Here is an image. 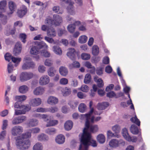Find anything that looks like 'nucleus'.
<instances>
[{
  "mask_svg": "<svg viewBox=\"0 0 150 150\" xmlns=\"http://www.w3.org/2000/svg\"><path fill=\"white\" fill-rule=\"evenodd\" d=\"M93 112V108H91L88 113L81 115V118H84L86 120L85 123L86 127L83 129V133L80 134L79 135L80 139V141H94L92 139L90 133L86 131L88 129H89L91 132H97L98 130V128L97 125H90V117Z\"/></svg>",
  "mask_w": 150,
  "mask_h": 150,
  "instance_id": "f257e3e1",
  "label": "nucleus"
},
{
  "mask_svg": "<svg viewBox=\"0 0 150 150\" xmlns=\"http://www.w3.org/2000/svg\"><path fill=\"white\" fill-rule=\"evenodd\" d=\"M45 22L46 24L58 26L62 23V18L58 15L54 14L53 15L52 19L50 16H48L45 19Z\"/></svg>",
  "mask_w": 150,
  "mask_h": 150,
  "instance_id": "f03ea898",
  "label": "nucleus"
},
{
  "mask_svg": "<svg viewBox=\"0 0 150 150\" xmlns=\"http://www.w3.org/2000/svg\"><path fill=\"white\" fill-rule=\"evenodd\" d=\"M62 1L65 2L67 5L66 7L68 14L71 15H74L76 14V11L74 6V2L72 0H61Z\"/></svg>",
  "mask_w": 150,
  "mask_h": 150,
  "instance_id": "7ed1b4c3",
  "label": "nucleus"
},
{
  "mask_svg": "<svg viewBox=\"0 0 150 150\" xmlns=\"http://www.w3.org/2000/svg\"><path fill=\"white\" fill-rule=\"evenodd\" d=\"M23 61V64L22 66V68L23 70H28L35 67V64L31 61V59L30 57H25Z\"/></svg>",
  "mask_w": 150,
  "mask_h": 150,
  "instance_id": "20e7f679",
  "label": "nucleus"
},
{
  "mask_svg": "<svg viewBox=\"0 0 150 150\" xmlns=\"http://www.w3.org/2000/svg\"><path fill=\"white\" fill-rule=\"evenodd\" d=\"M89 145L93 147L96 146V141H80L79 150H88Z\"/></svg>",
  "mask_w": 150,
  "mask_h": 150,
  "instance_id": "39448f33",
  "label": "nucleus"
},
{
  "mask_svg": "<svg viewBox=\"0 0 150 150\" xmlns=\"http://www.w3.org/2000/svg\"><path fill=\"white\" fill-rule=\"evenodd\" d=\"M34 74L31 72H23L21 73L19 76L20 80L21 82H24L33 78Z\"/></svg>",
  "mask_w": 150,
  "mask_h": 150,
  "instance_id": "423d86ee",
  "label": "nucleus"
},
{
  "mask_svg": "<svg viewBox=\"0 0 150 150\" xmlns=\"http://www.w3.org/2000/svg\"><path fill=\"white\" fill-rule=\"evenodd\" d=\"M23 131V127L19 125H16L13 127L11 131V134L13 136H17L21 134Z\"/></svg>",
  "mask_w": 150,
  "mask_h": 150,
  "instance_id": "0eeeda50",
  "label": "nucleus"
},
{
  "mask_svg": "<svg viewBox=\"0 0 150 150\" xmlns=\"http://www.w3.org/2000/svg\"><path fill=\"white\" fill-rule=\"evenodd\" d=\"M28 8L24 4L22 5L17 10V14L20 18L23 17L27 13Z\"/></svg>",
  "mask_w": 150,
  "mask_h": 150,
  "instance_id": "6e6552de",
  "label": "nucleus"
},
{
  "mask_svg": "<svg viewBox=\"0 0 150 150\" xmlns=\"http://www.w3.org/2000/svg\"><path fill=\"white\" fill-rule=\"evenodd\" d=\"M17 148L21 149H28L30 145V141H17L16 143Z\"/></svg>",
  "mask_w": 150,
  "mask_h": 150,
  "instance_id": "1a4fd4ad",
  "label": "nucleus"
},
{
  "mask_svg": "<svg viewBox=\"0 0 150 150\" xmlns=\"http://www.w3.org/2000/svg\"><path fill=\"white\" fill-rule=\"evenodd\" d=\"M21 108H19L20 110L15 109L14 115H18L25 114L31 108L29 106H23Z\"/></svg>",
  "mask_w": 150,
  "mask_h": 150,
  "instance_id": "9d476101",
  "label": "nucleus"
},
{
  "mask_svg": "<svg viewBox=\"0 0 150 150\" xmlns=\"http://www.w3.org/2000/svg\"><path fill=\"white\" fill-rule=\"evenodd\" d=\"M8 6L10 10L8 14H13L16 9L17 7L16 4L12 1H10L8 2Z\"/></svg>",
  "mask_w": 150,
  "mask_h": 150,
  "instance_id": "9b49d317",
  "label": "nucleus"
},
{
  "mask_svg": "<svg viewBox=\"0 0 150 150\" xmlns=\"http://www.w3.org/2000/svg\"><path fill=\"white\" fill-rule=\"evenodd\" d=\"M35 5L38 6H42L41 9L42 10H44L45 9L47 6V3H43L42 2L38 0H35L32 3L31 7H35Z\"/></svg>",
  "mask_w": 150,
  "mask_h": 150,
  "instance_id": "f8f14e48",
  "label": "nucleus"
},
{
  "mask_svg": "<svg viewBox=\"0 0 150 150\" xmlns=\"http://www.w3.org/2000/svg\"><path fill=\"white\" fill-rule=\"evenodd\" d=\"M50 81V79L49 77L47 75H44L40 78L39 83L40 85L43 86L47 84Z\"/></svg>",
  "mask_w": 150,
  "mask_h": 150,
  "instance_id": "ddd939ff",
  "label": "nucleus"
},
{
  "mask_svg": "<svg viewBox=\"0 0 150 150\" xmlns=\"http://www.w3.org/2000/svg\"><path fill=\"white\" fill-rule=\"evenodd\" d=\"M22 45L20 42H18L16 44L14 49L13 54L15 56L19 54L21 52Z\"/></svg>",
  "mask_w": 150,
  "mask_h": 150,
  "instance_id": "4468645a",
  "label": "nucleus"
},
{
  "mask_svg": "<svg viewBox=\"0 0 150 150\" xmlns=\"http://www.w3.org/2000/svg\"><path fill=\"white\" fill-rule=\"evenodd\" d=\"M68 52L67 53V56L72 60L75 59L76 51L73 48H69L68 49Z\"/></svg>",
  "mask_w": 150,
  "mask_h": 150,
  "instance_id": "2eb2a0df",
  "label": "nucleus"
},
{
  "mask_svg": "<svg viewBox=\"0 0 150 150\" xmlns=\"http://www.w3.org/2000/svg\"><path fill=\"white\" fill-rule=\"evenodd\" d=\"M58 102V99L53 96H50L48 98L47 103L51 105H55Z\"/></svg>",
  "mask_w": 150,
  "mask_h": 150,
  "instance_id": "dca6fc26",
  "label": "nucleus"
},
{
  "mask_svg": "<svg viewBox=\"0 0 150 150\" xmlns=\"http://www.w3.org/2000/svg\"><path fill=\"white\" fill-rule=\"evenodd\" d=\"M7 2L6 0L0 1V11L2 13L6 11L7 9Z\"/></svg>",
  "mask_w": 150,
  "mask_h": 150,
  "instance_id": "f3484780",
  "label": "nucleus"
},
{
  "mask_svg": "<svg viewBox=\"0 0 150 150\" xmlns=\"http://www.w3.org/2000/svg\"><path fill=\"white\" fill-rule=\"evenodd\" d=\"M31 137L30 132H26L23 133L17 137L18 140H25L30 138Z\"/></svg>",
  "mask_w": 150,
  "mask_h": 150,
  "instance_id": "a211bd4d",
  "label": "nucleus"
},
{
  "mask_svg": "<svg viewBox=\"0 0 150 150\" xmlns=\"http://www.w3.org/2000/svg\"><path fill=\"white\" fill-rule=\"evenodd\" d=\"M41 103V99L39 98H36L33 99L30 101L31 105L33 106H38L40 105Z\"/></svg>",
  "mask_w": 150,
  "mask_h": 150,
  "instance_id": "6ab92c4d",
  "label": "nucleus"
},
{
  "mask_svg": "<svg viewBox=\"0 0 150 150\" xmlns=\"http://www.w3.org/2000/svg\"><path fill=\"white\" fill-rule=\"evenodd\" d=\"M45 91V88L41 86L37 87L33 91L34 94L36 96L42 95Z\"/></svg>",
  "mask_w": 150,
  "mask_h": 150,
  "instance_id": "aec40b11",
  "label": "nucleus"
},
{
  "mask_svg": "<svg viewBox=\"0 0 150 150\" xmlns=\"http://www.w3.org/2000/svg\"><path fill=\"white\" fill-rule=\"evenodd\" d=\"M121 136L117 134H114L110 130H108L107 132V140H109L112 137H116L119 138Z\"/></svg>",
  "mask_w": 150,
  "mask_h": 150,
  "instance_id": "412c9836",
  "label": "nucleus"
},
{
  "mask_svg": "<svg viewBox=\"0 0 150 150\" xmlns=\"http://www.w3.org/2000/svg\"><path fill=\"white\" fill-rule=\"evenodd\" d=\"M122 133L123 136L127 141H132V137L129 135L126 128L122 129Z\"/></svg>",
  "mask_w": 150,
  "mask_h": 150,
  "instance_id": "4be33fe9",
  "label": "nucleus"
},
{
  "mask_svg": "<svg viewBox=\"0 0 150 150\" xmlns=\"http://www.w3.org/2000/svg\"><path fill=\"white\" fill-rule=\"evenodd\" d=\"M39 50L35 46H32L30 47V53L32 55H37L38 54Z\"/></svg>",
  "mask_w": 150,
  "mask_h": 150,
  "instance_id": "5701e85b",
  "label": "nucleus"
},
{
  "mask_svg": "<svg viewBox=\"0 0 150 150\" xmlns=\"http://www.w3.org/2000/svg\"><path fill=\"white\" fill-rule=\"evenodd\" d=\"M54 52L56 54L61 55L62 54V51L61 49L58 46L54 45L52 47Z\"/></svg>",
  "mask_w": 150,
  "mask_h": 150,
  "instance_id": "b1692460",
  "label": "nucleus"
},
{
  "mask_svg": "<svg viewBox=\"0 0 150 150\" xmlns=\"http://www.w3.org/2000/svg\"><path fill=\"white\" fill-rule=\"evenodd\" d=\"M59 71L60 74L64 76H66L68 74V70L67 68L63 66L60 67Z\"/></svg>",
  "mask_w": 150,
  "mask_h": 150,
  "instance_id": "393cba45",
  "label": "nucleus"
},
{
  "mask_svg": "<svg viewBox=\"0 0 150 150\" xmlns=\"http://www.w3.org/2000/svg\"><path fill=\"white\" fill-rule=\"evenodd\" d=\"M29 90V88L26 85H23L19 87L18 91L19 92L22 94L26 93Z\"/></svg>",
  "mask_w": 150,
  "mask_h": 150,
  "instance_id": "a878e982",
  "label": "nucleus"
},
{
  "mask_svg": "<svg viewBox=\"0 0 150 150\" xmlns=\"http://www.w3.org/2000/svg\"><path fill=\"white\" fill-rule=\"evenodd\" d=\"M38 124V121L37 119H32L29 120L28 125L29 127H33L37 125Z\"/></svg>",
  "mask_w": 150,
  "mask_h": 150,
  "instance_id": "bb28decb",
  "label": "nucleus"
},
{
  "mask_svg": "<svg viewBox=\"0 0 150 150\" xmlns=\"http://www.w3.org/2000/svg\"><path fill=\"white\" fill-rule=\"evenodd\" d=\"M56 32L54 28H48L47 31V34L48 36L51 37H54L56 35Z\"/></svg>",
  "mask_w": 150,
  "mask_h": 150,
  "instance_id": "cd10ccee",
  "label": "nucleus"
},
{
  "mask_svg": "<svg viewBox=\"0 0 150 150\" xmlns=\"http://www.w3.org/2000/svg\"><path fill=\"white\" fill-rule=\"evenodd\" d=\"M35 44L38 46L40 49L44 48L47 49L48 48V46L43 41L40 42L36 41L35 42Z\"/></svg>",
  "mask_w": 150,
  "mask_h": 150,
  "instance_id": "c85d7f7f",
  "label": "nucleus"
},
{
  "mask_svg": "<svg viewBox=\"0 0 150 150\" xmlns=\"http://www.w3.org/2000/svg\"><path fill=\"white\" fill-rule=\"evenodd\" d=\"M73 125L72 122L70 120L67 121L64 124V127L67 131L70 130L72 128Z\"/></svg>",
  "mask_w": 150,
  "mask_h": 150,
  "instance_id": "c756f323",
  "label": "nucleus"
},
{
  "mask_svg": "<svg viewBox=\"0 0 150 150\" xmlns=\"http://www.w3.org/2000/svg\"><path fill=\"white\" fill-rule=\"evenodd\" d=\"M109 103L108 102H105L102 103H99L97 105L98 109L100 110H102L105 109L108 107Z\"/></svg>",
  "mask_w": 150,
  "mask_h": 150,
  "instance_id": "7c9ffc66",
  "label": "nucleus"
},
{
  "mask_svg": "<svg viewBox=\"0 0 150 150\" xmlns=\"http://www.w3.org/2000/svg\"><path fill=\"white\" fill-rule=\"evenodd\" d=\"M94 81L97 83L98 86L99 87H102L103 86V80L100 78H98V77L96 76L94 78Z\"/></svg>",
  "mask_w": 150,
  "mask_h": 150,
  "instance_id": "2f4dec72",
  "label": "nucleus"
},
{
  "mask_svg": "<svg viewBox=\"0 0 150 150\" xmlns=\"http://www.w3.org/2000/svg\"><path fill=\"white\" fill-rule=\"evenodd\" d=\"M131 132L133 134H137L139 132L137 127L134 125H132L130 128Z\"/></svg>",
  "mask_w": 150,
  "mask_h": 150,
  "instance_id": "473e14b6",
  "label": "nucleus"
},
{
  "mask_svg": "<svg viewBox=\"0 0 150 150\" xmlns=\"http://www.w3.org/2000/svg\"><path fill=\"white\" fill-rule=\"evenodd\" d=\"M53 11L55 13L59 14H62L64 12V10L60 8L59 6H54L52 8Z\"/></svg>",
  "mask_w": 150,
  "mask_h": 150,
  "instance_id": "72a5a7b5",
  "label": "nucleus"
},
{
  "mask_svg": "<svg viewBox=\"0 0 150 150\" xmlns=\"http://www.w3.org/2000/svg\"><path fill=\"white\" fill-rule=\"evenodd\" d=\"M87 109L86 105L83 103H80L78 107L79 111L82 113L84 112Z\"/></svg>",
  "mask_w": 150,
  "mask_h": 150,
  "instance_id": "f704fd0d",
  "label": "nucleus"
},
{
  "mask_svg": "<svg viewBox=\"0 0 150 150\" xmlns=\"http://www.w3.org/2000/svg\"><path fill=\"white\" fill-rule=\"evenodd\" d=\"M56 70L53 67H51L49 68L47 70L48 74L50 76L53 77L56 73Z\"/></svg>",
  "mask_w": 150,
  "mask_h": 150,
  "instance_id": "c9c22d12",
  "label": "nucleus"
},
{
  "mask_svg": "<svg viewBox=\"0 0 150 150\" xmlns=\"http://www.w3.org/2000/svg\"><path fill=\"white\" fill-rule=\"evenodd\" d=\"M37 138L39 141H45L48 139V136L43 133H42L38 135Z\"/></svg>",
  "mask_w": 150,
  "mask_h": 150,
  "instance_id": "e433bc0d",
  "label": "nucleus"
},
{
  "mask_svg": "<svg viewBox=\"0 0 150 150\" xmlns=\"http://www.w3.org/2000/svg\"><path fill=\"white\" fill-rule=\"evenodd\" d=\"M92 54L94 56H97L99 53V48L96 45H93L92 47Z\"/></svg>",
  "mask_w": 150,
  "mask_h": 150,
  "instance_id": "4c0bfd02",
  "label": "nucleus"
},
{
  "mask_svg": "<svg viewBox=\"0 0 150 150\" xmlns=\"http://www.w3.org/2000/svg\"><path fill=\"white\" fill-rule=\"evenodd\" d=\"M27 96L25 95L17 96L15 97V100L18 102H22L25 100Z\"/></svg>",
  "mask_w": 150,
  "mask_h": 150,
  "instance_id": "58836bf2",
  "label": "nucleus"
},
{
  "mask_svg": "<svg viewBox=\"0 0 150 150\" xmlns=\"http://www.w3.org/2000/svg\"><path fill=\"white\" fill-rule=\"evenodd\" d=\"M43 149L42 144L40 142H38L33 146V150H42Z\"/></svg>",
  "mask_w": 150,
  "mask_h": 150,
  "instance_id": "ea45409f",
  "label": "nucleus"
},
{
  "mask_svg": "<svg viewBox=\"0 0 150 150\" xmlns=\"http://www.w3.org/2000/svg\"><path fill=\"white\" fill-rule=\"evenodd\" d=\"M87 37L85 35H83L80 36L79 39V43L82 44L86 42L87 40Z\"/></svg>",
  "mask_w": 150,
  "mask_h": 150,
  "instance_id": "a19ab883",
  "label": "nucleus"
},
{
  "mask_svg": "<svg viewBox=\"0 0 150 150\" xmlns=\"http://www.w3.org/2000/svg\"><path fill=\"white\" fill-rule=\"evenodd\" d=\"M76 26L74 24H70L69 25L67 29L71 33H73L75 31Z\"/></svg>",
  "mask_w": 150,
  "mask_h": 150,
  "instance_id": "79ce46f5",
  "label": "nucleus"
},
{
  "mask_svg": "<svg viewBox=\"0 0 150 150\" xmlns=\"http://www.w3.org/2000/svg\"><path fill=\"white\" fill-rule=\"evenodd\" d=\"M112 130L115 132V134H118L121 128L118 125H115L112 127Z\"/></svg>",
  "mask_w": 150,
  "mask_h": 150,
  "instance_id": "37998d69",
  "label": "nucleus"
},
{
  "mask_svg": "<svg viewBox=\"0 0 150 150\" xmlns=\"http://www.w3.org/2000/svg\"><path fill=\"white\" fill-rule=\"evenodd\" d=\"M58 123V121L57 120H50L49 122H47L46 127H48L54 126L57 124Z\"/></svg>",
  "mask_w": 150,
  "mask_h": 150,
  "instance_id": "c03bdc74",
  "label": "nucleus"
},
{
  "mask_svg": "<svg viewBox=\"0 0 150 150\" xmlns=\"http://www.w3.org/2000/svg\"><path fill=\"white\" fill-rule=\"evenodd\" d=\"M56 130L54 128H50L47 129L45 132L49 134H53L56 133Z\"/></svg>",
  "mask_w": 150,
  "mask_h": 150,
  "instance_id": "a18cd8bd",
  "label": "nucleus"
},
{
  "mask_svg": "<svg viewBox=\"0 0 150 150\" xmlns=\"http://www.w3.org/2000/svg\"><path fill=\"white\" fill-rule=\"evenodd\" d=\"M18 121L19 122V124H20L26 120V117L24 115H21L16 117Z\"/></svg>",
  "mask_w": 150,
  "mask_h": 150,
  "instance_id": "49530a36",
  "label": "nucleus"
},
{
  "mask_svg": "<svg viewBox=\"0 0 150 150\" xmlns=\"http://www.w3.org/2000/svg\"><path fill=\"white\" fill-rule=\"evenodd\" d=\"M91 80V76L89 74H87L85 75L84 80L85 83L88 84L90 83Z\"/></svg>",
  "mask_w": 150,
  "mask_h": 150,
  "instance_id": "de8ad7c7",
  "label": "nucleus"
},
{
  "mask_svg": "<svg viewBox=\"0 0 150 150\" xmlns=\"http://www.w3.org/2000/svg\"><path fill=\"white\" fill-rule=\"evenodd\" d=\"M130 120L133 123L136 124L138 126L140 125V121L137 118V116H135L134 117H132L130 119Z\"/></svg>",
  "mask_w": 150,
  "mask_h": 150,
  "instance_id": "09e8293b",
  "label": "nucleus"
},
{
  "mask_svg": "<svg viewBox=\"0 0 150 150\" xmlns=\"http://www.w3.org/2000/svg\"><path fill=\"white\" fill-rule=\"evenodd\" d=\"M110 146L112 148H115L118 146V141H110Z\"/></svg>",
  "mask_w": 150,
  "mask_h": 150,
  "instance_id": "8fccbe9b",
  "label": "nucleus"
},
{
  "mask_svg": "<svg viewBox=\"0 0 150 150\" xmlns=\"http://www.w3.org/2000/svg\"><path fill=\"white\" fill-rule=\"evenodd\" d=\"M96 139L97 141H105L106 138L103 134H100L97 135Z\"/></svg>",
  "mask_w": 150,
  "mask_h": 150,
  "instance_id": "3c124183",
  "label": "nucleus"
},
{
  "mask_svg": "<svg viewBox=\"0 0 150 150\" xmlns=\"http://www.w3.org/2000/svg\"><path fill=\"white\" fill-rule=\"evenodd\" d=\"M64 136L62 134H59L55 138V141H64Z\"/></svg>",
  "mask_w": 150,
  "mask_h": 150,
  "instance_id": "603ef678",
  "label": "nucleus"
},
{
  "mask_svg": "<svg viewBox=\"0 0 150 150\" xmlns=\"http://www.w3.org/2000/svg\"><path fill=\"white\" fill-rule=\"evenodd\" d=\"M0 17L2 18L1 21L2 23L4 24H6L7 22V17L6 16H4L1 13H0Z\"/></svg>",
  "mask_w": 150,
  "mask_h": 150,
  "instance_id": "864d4df0",
  "label": "nucleus"
},
{
  "mask_svg": "<svg viewBox=\"0 0 150 150\" xmlns=\"http://www.w3.org/2000/svg\"><path fill=\"white\" fill-rule=\"evenodd\" d=\"M58 110V108L56 107H52L50 108H47V112H50L52 113L56 112Z\"/></svg>",
  "mask_w": 150,
  "mask_h": 150,
  "instance_id": "5fc2aeb1",
  "label": "nucleus"
},
{
  "mask_svg": "<svg viewBox=\"0 0 150 150\" xmlns=\"http://www.w3.org/2000/svg\"><path fill=\"white\" fill-rule=\"evenodd\" d=\"M81 58L84 60H88L90 58V55L89 54L83 53L81 54Z\"/></svg>",
  "mask_w": 150,
  "mask_h": 150,
  "instance_id": "6e6d98bb",
  "label": "nucleus"
},
{
  "mask_svg": "<svg viewBox=\"0 0 150 150\" xmlns=\"http://www.w3.org/2000/svg\"><path fill=\"white\" fill-rule=\"evenodd\" d=\"M35 111L38 112H47V108H42V107H39L37 108Z\"/></svg>",
  "mask_w": 150,
  "mask_h": 150,
  "instance_id": "4d7b16f0",
  "label": "nucleus"
},
{
  "mask_svg": "<svg viewBox=\"0 0 150 150\" xmlns=\"http://www.w3.org/2000/svg\"><path fill=\"white\" fill-rule=\"evenodd\" d=\"M78 104L77 101H71L69 103L71 108L74 109L76 107Z\"/></svg>",
  "mask_w": 150,
  "mask_h": 150,
  "instance_id": "13d9d810",
  "label": "nucleus"
},
{
  "mask_svg": "<svg viewBox=\"0 0 150 150\" xmlns=\"http://www.w3.org/2000/svg\"><path fill=\"white\" fill-rule=\"evenodd\" d=\"M71 93L70 89L67 88H66L63 91V95L64 96H66L69 95Z\"/></svg>",
  "mask_w": 150,
  "mask_h": 150,
  "instance_id": "bf43d9fd",
  "label": "nucleus"
},
{
  "mask_svg": "<svg viewBox=\"0 0 150 150\" xmlns=\"http://www.w3.org/2000/svg\"><path fill=\"white\" fill-rule=\"evenodd\" d=\"M81 90L83 92H87L89 90V88L87 85H83L81 86Z\"/></svg>",
  "mask_w": 150,
  "mask_h": 150,
  "instance_id": "052dcab7",
  "label": "nucleus"
},
{
  "mask_svg": "<svg viewBox=\"0 0 150 150\" xmlns=\"http://www.w3.org/2000/svg\"><path fill=\"white\" fill-rule=\"evenodd\" d=\"M60 84L62 85H66L68 83V79L65 78H63L61 79L59 81Z\"/></svg>",
  "mask_w": 150,
  "mask_h": 150,
  "instance_id": "680f3d73",
  "label": "nucleus"
},
{
  "mask_svg": "<svg viewBox=\"0 0 150 150\" xmlns=\"http://www.w3.org/2000/svg\"><path fill=\"white\" fill-rule=\"evenodd\" d=\"M101 117H97L95 119L94 116H92L91 118H90V121L91 123H93L94 122H98L101 119Z\"/></svg>",
  "mask_w": 150,
  "mask_h": 150,
  "instance_id": "e2e57ef3",
  "label": "nucleus"
},
{
  "mask_svg": "<svg viewBox=\"0 0 150 150\" xmlns=\"http://www.w3.org/2000/svg\"><path fill=\"white\" fill-rule=\"evenodd\" d=\"M12 57L11 54L9 53H6L4 55L5 59L9 62L11 59H12Z\"/></svg>",
  "mask_w": 150,
  "mask_h": 150,
  "instance_id": "0e129e2a",
  "label": "nucleus"
},
{
  "mask_svg": "<svg viewBox=\"0 0 150 150\" xmlns=\"http://www.w3.org/2000/svg\"><path fill=\"white\" fill-rule=\"evenodd\" d=\"M52 60L49 59H46L44 62L45 65L48 67L51 66L52 65Z\"/></svg>",
  "mask_w": 150,
  "mask_h": 150,
  "instance_id": "69168bd1",
  "label": "nucleus"
},
{
  "mask_svg": "<svg viewBox=\"0 0 150 150\" xmlns=\"http://www.w3.org/2000/svg\"><path fill=\"white\" fill-rule=\"evenodd\" d=\"M8 121L6 120H4L3 121V124L2 126V129L4 130L6 129L8 125Z\"/></svg>",
  "mask_w": 150,
  "mask_h": 150,
  "instance_id": "338daca9",
  "label": "nucleus"
},
{
  "mask_svg": "<svg viewBox=\"0 0 150 150\" xmlns=\"http://www.w3.org/2000/svg\"><path fill=\"white\" fill-rule=\"evenodd\" d=\"M6 131H3L0 133V140H4L6 136Z\"/></svg>",
  "mask_w": 150,
  "mask_h": 150,
  "instance_id": "774afa93",
  "label": "nucleus"
}]
</instances>
